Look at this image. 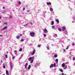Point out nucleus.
Returning <instances> with one entry per match:
<instances>
[{"label":"nucleus","instance_id":"nucleus-1","mask_svg":"<svg viewBox=\"0 0 75 75\" xmlns=\"http://www.w3.org/2000/svg\"><path fill=\"white\" fill-rule=\"evenodd\" d=\"M62 67L63 68H64V69H66L67 68V65H65V64L64 63L62 64Z\"/></svg>","mask_w":75,"mask_h":75},{"label":"nucleus","instance_id":"nucleus-2","mask_svg":"<svg viewBox=\"0 0 75 75\" xmlns=\"http://www.w3.org/2000/svg\"><path fill=\"white\" fill-rule=\"evenodd\" d=\"M30 34L31 37H33L35 35V33L34 32H32L30 33Z\"/></svg>","mask_w":75,"mask_h":75},{"label":"nucleus","instance_id":"nucleus-3","mask_svg":"<svg viewBox=\"0 0 75 75\" xmlns=\"http://www.w3.org/2000/svg\"><path fill=\"white\" fill-rule=\"evenodd\" d=\"M36 50L35 49H34L32 52H31V55H34L35 53Z\"/></svg>","mask_w":75,"mask_h":75},{"label":"nucleus","instance_id":"nucleus-4","mask_svg":"<svg viewBox=\"0 0 75 75\" xmlns=\"http://www.w3.org/2000/svg\"><path fill=\"white\" fill-rule=\"evenodd\" d=\"M34 59V57H30L28 59V61H31V59Z\"/></svg>","mask_w":75,"mask_h":75},{"label":"nucleus","instance_id":"nucleus-5","mask_svg":"<svg viewBox=\"0 0 75 75\" xmlns=\"http://www.w3.org/2000/svg\"><path fill=\"white\" fill-rule=\"evenodd\" d=\"M43 31L44 33H48V30H47V29H45L44 30H43Z\"/></svg>","mask_w":75,"mask_h":75},{"label":"nucleus","instance_id":"nucleus-6","mask_svg":"<svg viewBox=\"0 0 75 75\" xmlns=\"http://www.w3.org/2000/svg\"><path fill=\"white\" fill-rule=\"evenodd\" d=\"M7 28V26H6L4 27V28L1 30V31H2V30H6Z\"/></svg>","mask_w":75,"mask_h":75},{"label":"nucleus","instance_id":"nucleus-7","mask_svg":"<svg viewBox=\"0 0 75 75\" xmlns=\"http://www.w3.org/2000/svg\"><path fill=\"white\" fill-rule=\"evenodd\" d=\"M8 25V24L7 22H5L3 25L4 26H7Z\"/></svg>","mask_w":75,"mask_h":75},{"label":"nucleus","instance_id":"nucleus-8","mask_svg":"<svg viewBox=\"0 0 75 75\" xmlns=\"http://www.w3.org/2000/svg\"><path fill=\"white\" fill-rule=\"evenodd\" d=\"M65 29H66V28H65V27H62V31H64L65 30Z\"/></svg>","mask_w":75,"mask_h":75},{"label":"nucleus","instance_id":"nucleus-9","mask_svg":"<svg viewBox=\"0 0 75 75\" xmlns=\"http://www.w3.org/2000/svg\"><path fill=\"white\" fill-rule=\"evenodd\" d=\"M6 74L7 75H9V73H8V71L6 70Z\"/></svg>","mask_w":75,"mask_h":75},{"label":"nucleus","instance_id":"nucleus-10","mask_svg":"<svg viewBox=\"0 0 75 75\" xmlns=\"http://www.w3.org/2000/svg\"><path fill=\"white\" fill-rule=\"evenodd\" d=\"M47 5H51V3L50 2H47Z\"/></svg>","mask_w":75,"mask_h":75},{"label":"nucleus","instance_id":"nucleus-11","mask_svg":"<svg viewBox=\"0 0 75 75\" xmlns=\"http://www.w3.org/2000/svg\"><path fill=\"white\" fill-rule=\"evenodd\" d=\"M54 67V64H51L50 65V68H53Z\"/></svg>","mask_w":75,"mask_h":75},{"label":"nucleus","instance_id":"nucleus-12","mask_svg":"<svg viewBox=\"0 0 75 75\" xmlns=\"http://www.w3.org/2000/svg\"><path fill=\"white\" fill-rule=\"evenodd\" d=\"M20 37L18 35L16 37V38L18 40H19V39H20Z\"/></svg>","mask_w":75,"mask_h":75},{"label":"nucleus","instance_id":"nucleus-13","mask_svg":"<svg viewBox=\"0 0 75 75\" xmlns=\"http://www.w3.org/2000/svg\"><path fill=\"white\" fill-rule=\"evenodd\" d=\"M27 65H28V63H26L25 64V69H27Z\"/></svg>","mask_w":75,"mask_h":75},{"label":"nucleus","instance_id":"nucleus-14","mask_svg":"<svg viewBox=\"0 0 75 75\" xmlns=\"http://www.w3.org/2000/svg\"><path fill=\"white\" fill-rule=\"evenodd\" d=\"M56 22H57V23L58 24H59V20L58 19L56 20Z\"/></svg>","mask_w":75,"mask_h":75},{"label":"nucleus","instance_id":"nucleus-15","mask_svg":"<svg viewBox=\"0 0 75 75\" xmlns=\"http://www.w3.org/2000/svg\"><path fill=\"white\" fill-rule=\"evenodd\" d=\"M3 66V68L4 69L6 68V65L5 64H4Z\"/></svg>","mask_w":75,"mask_h":75},{"label":"nucleus","instance_id":"nucleus-16","mask_svg":"<svg viewBox=\"0 0 75 75\" xmlns=\"http://www.w3.org/2000/svg\"><path fill=\"white\" fill-rule=\"evenodd\" d=\"M22 50H23V48H20V49H19V51H22Z\"/></svg>","mask_w":75,"mask_h":75},{"label":"nucleus","instance_id":"nucleus-17","mask_svg":"<svg viewBox=\"0 0 75 75\" xmlns=\"http://www.w3.org/2000/svg\"><path fill=\"white\" fill-rule=\"evenodd\" d=\"M50 10L51 11H53V9H52V8H50Z\"/></svg>","mask_w":75,"mask_h":75},{"label":"nucleus","instance_id":"nucleus-18","mask_svg":"<svg viewBox=\"0 0 75 75\" xmlns=\"http://www.w3.org/2000/svg\"><path fill=\"white\" fill-rule=\"evenodd\" d=\"M54 57L55 58H57L58 57V55L57 54H55L54 55Z\"/></svg>","mask_w":75,"mask_h":75},{"label":"nucleus","instance_id":"nucleus-19","mask_svg":"<svg viewBox=\"0 0 75 75\" xmlns=\"http://www.w3.org/2000/svg\"><path fill=\"white\" fill-rule=\"evenodd\" d=\"M16 55H17V51L16 50H15L14 51Z\"/></svg>","mask_w":75,"mask_h":75},{"label":"nucleus","instance_id":"nucleus-20","mask_svg":"<svg viewBox=\"0 0 75 75\" xmlns=\"http://www.w3.org/2000/svg\"><path fill=\"white\" fill-rule=\"evenodd\" d=\"M59 71H61V72H63V70H62V69H59Z\"/></svg>","mask_w":75,"mask_h":75},{"label":"nucleus","instance_id":"nucleus-21","mask_svg":"<svg viewBox=\"0 0 75 75\" xmlns=\"http://www.w3.org/2000/svg\"><path fill=\"white\" fill-rule=\"evenodd\" d=\"M52 25H54V21H52Z\"/></svg>","mask_w":75,"mask_h":75},{"label":"nucleus","instance_id":"nucleus-22","mask_svg":"<svg viewBox=\"0 0 75 75\" xmlns=\"http://www.w3.org/2000/svg\"><path fill=\"white\" fill-rule=\"evenodd\" d=\"M58 30L59 31H61V29L60 28H58Z\"/></svg>","mask_w":75,"mask_h":75},{"label":"nucleus","instance_id":"nucleus-23","mask_svg":"<svg viewBox=\"0 0 75 75\" xmlns=\"http://www.w3.org/2000/svg\"><path fill=\"white\" fill-rule=\"evenodd\" d=\"M41 45H38V47H41Z\"/></svg>","mask_w":75,"mask_h":75},{"label":"nucleus","instance_id":"nucleus-24","mask_svg":"<svg viewBox=\"0 0 75 75\" xmlns=\"http://www.w3.org/2000/svg\"><path fill=\"white\" fill-rule=\"evenodd\" d=\"M33 61H34V60H32L30 62V63H31V64H32V63L33 62Z\"/></svg>","mask_w":75,"mask_h":75},{"label":"nucleus","instance_id":"nucleus-25","mask_svg":"<svg viewBox=\"0 0 75 75\" xmlns=\"http://www.w3.org/2000/svg\"><path fill=\"white\" fill-rule=\"evenodd\" d=\"M73 61H75V57H73Z\"/></svg>","mask_w":75,"mask_h":75},{"label":"nucleus","instance_id":"nucleus-26","mask_svg":"<svg viewBox=\"0 0 75 75\" xmlns=\"http://www.w3.org/2000/svg\"><path fill=\"white\" fill-rule=\"evenodd\" d=\"M56 62H58V59H56Z\"/></svg>","mask_w":75,"mask_h":75},{"label":"nucleus","instance_id":"nucleus-27","mask_svg":"<svg viewBox=\"0 0 75 75\" xmlns=\"http://www.w3.org/2000/svg\"><path fill=\"white\" fill-rule=\"evenodd\" d=\"M5 57L6 58H7V54L5 55Z\"/></svg>","mask_w":75,"mask_h":75},{"label":"nucleus","instance_id":"nucleus-28","mask_svg":"<svg viewBox=\"0 0 75 75\" xmlns=\"http://www.w3.org/2000/svg\"><path fill=\"white\" fill-rule=\"evenodd\" d=\"M69 48V46H68L67 47V48L66 49V50H68V49Z\"/></svg>","mask_w":75,"mask_h":75},{"label":"nucleus","instance_id":"nucleus-29","mask_svg":"<svg viewBox=\"0 0 75 75\" xmlns=\"http://www.w3.org/2000/svg\"><path fill=\"white\" fill-rule=\"evenodd\" d=\"M53 66L54 67H56V66L55 65V63L54 64V65H53Z\"/></svg>","mask_w":75,"mask_h":75},{"label":"nucleus","instance_id":"nucleus-30","mask_svg":"<svg viewBox=\"0 0 75 75\" xmlns=\"http://www.w3.org/2000/svg\"><path fill=\"white\" fill-rule=\"evenodd\" d=\"M10 66H12V63H11V62H10Z\"/></svg>","mask_w":75,"mask_h":75},{"label":"nucleus","instance_id":"nucleus-31","mask_svg":"<svg viewBox=\"0 0 75 75\" xmlns=\"http://www.w3.org/2000/svg\"><path fill=\"white\" fill-rule=\"evenodd\" d=\"M21 42H23V41H24V40H23V39H22L21 40Z\"/></svg>","mask_w":75,"mask_h":75},{"label":"nucleus","instance_id":"nucleus-32","mask_svg":"<svg viewBox=\"0 0 75 75\" xmlns=\"http://www.w3.org/2000/svg\"><path fill=\"white\" fill-rule=\"evenodd\" d=\"M10 18H13V17H12V16H10L9 17Z\"/></svg>","mask_w":75,"mask_h":75},{"label":"nucleus","instance_id":"nucleus-33","mask_svg":"<svg viewBox=\"0 0 75 75\" xmlns=\"http://www.w3.org/2000/svg\"><path fill=\"white\" fill-rule=\"evenodd\" d=\"M71 45H75V43H72L71 44Z\"/></svg>","mask_w":75,"mask_h":75},{"label":"nucleus","instance_id":"nucleus-34","mask_svg":"<svg viewBox=\"0 0 75 75\" xmlns=\"http://www.w3.org/2000/svg\"><path fill=\"white\" fill-rule=\"evenodd\" d=\"M18 4H21V2H20V1H19Z\"/></svg>","mask_w":75,"mask_h":75},{"label":"nucleus","instance_id":"nucleus-35","mask_svg":"<svg viewBox=\"0 0 75 75\" xmlns=\"http://www.w3.org/2000/svg\"><path fill=\"white\" fill-rule=\"evenodd\" d=\"M44 37H46V34H44Z\"/></svg>","mask_w":75,"mask_h":75},{"label":"nucleus","instance_id":"nucleus-36","mask_svg":"<svg viewBox=\"0 0 75 75\" xmlns=\"http://www.w3.org/2000/svg\"><path fill=\"white\" fill-rule=\"evenodd\" d=\"M52 28H55V26H52Z\"/></svg>","mask_w":75,"mask_h":75},{"label":"nucleus","instance_id":"nucleus-37","mask_svg":"<svg viewBox=\"0 0 75 75\" xmlns=\"http://www.w3.org/2000/svg\"><path fill=\"white\" fill-rule=\"evenodd\" d=\"M0 36L1 37H3V35H0Z\"/></svg>","mask_w":75,"mask_h":75},{"label":"nucleus","instance_id":"nucleus-38","mask_svg":"<svg viewBox=\"0 0 75 75\" xmlns=\"http://www.w3.org/2000/svg\"><path fill=\"white\" fill-rule=\"evenodd\" d=\"M23 11H24V10H25V8H23Z\"/></svg>","mask_w":75,"mask_h":75},{"label":"nucleus","instance_id":"nucleus-39","mask_svg":"<svg viewBox=\"0 0 75 75\" xmlns=\"http://www.w3.org/2000/svg\"><path fill=\"white\" fill-rule=\"evenodd\" d=\"M47 48L48 50H49L50 49V48H49V47H47Z\"/></svg>","mask_w":75,"mask_h":75},{"label":"nucleus","instance_id":"nucleus-40","mask_svg":"<svg viewBox=\"0 0 75 75\" xmlns=\"http://www.w3.org/2000/svg\"><path fill=\"white\" fill-rule=\"evenodd\" d=\"M28 67H29V68H31V65H29Z\"/></svg>","mask_w":75,"mask_h":75},{"label":"nucleus","instance_id":"nucleus-41","mask_svg":"<svg viewBox=\"0 0 75 75\" xmlns=\"http://www.w3.org/2000/svg\"><path fill=\"white\" fill-rule=\"evenodd\" d=\"M55 35L56 36V37H57V34H55Z\"/></svg>","mask_w":75,"mask_h":75},{"label":"nucleus","instance_id":"nucleus-42","mask_svg":"<svg viewBox=\"0 0 75 75\" xmlns=\"http://www.w3.org/2000/svg\"><path fill=\"white\" fill-rule=\"evenodd\" d=\"M14 57H13L12 58V59H14Z\"/></svg>","mask_w":75,"mask_h":75},{"label":"nucleus","instance_id":"nucleus-43","mask_svg":"<svg viewBox=\"0 0 75 75\" xmlns=\"http://www.w3.org/2000/svg\"><path fill=\"white\" fill-rule=\"evenodd\" d=\"M2 17H1V16H0V20L1 18Z\"/></svg>","mask_w":75,"mask_h":75},{"label":"nucleus","instance_id":"nucleus-44","mask_svg":"<svg viewBox=\"0 0 75 75\" xmlns=\"http://www.w3.org/2000/svg\"><path fill=\"white\" fill-rule=\"evenodd\" d=\"M30 69V67H28V69Z\"/></svg>","mask_w":75,"mask_h":75},{"label":"nucleus","instance_id":"nucleus-45","mask_svg":"<svg viewBox=\"0 0 75 75\" xmlns=\"http://www.w3.org/2000/svg\"><path fill=\"white\" fill-rule=\"evenodd\" d=\"M3 9H5V7H3Z\"/></svg>","mask_w":75,"mask_h":75},{"label":"nucleus","instance_id":"nucleus-46","mask_svg":"<svg viewBox=\"0 0 75 75\" xmlns=\"http://www.w3.org/2000/svg\"><path fill=\"white\" fill-rule=\"evenodd\" d=\"M10 67L11 69H12V66H11Z\"/></svg>","mask_w":75,"mask_h":75},{"label":"nucleus","instance_id":"nucleus-47","mask_svg":"<svg viewBox=\"0 0 75 75\" xmlns=\"http://www.w3.org/2000/svg\"><path fill=\"white\" fill-rule=\"evenodd\" d=\"M63 51H65V52L66 51L65 50V49H64L63 50Z\"/></svg>","mask_w":75,"mask_h":75},{"label":"nucleus","instance_id":"nucleus-48","mask_svg":"<svg viewBox=\"0 0 75 75\" xmlns=\"http://www.w3.org/2000/svg\"><path fill=\"white\" fill-rule=\"evenodd\" d=\"M27 11V12H29L30 11H29V10Z\"/></svg>","mask_w":75,"mask_h":75},{"label":"nucleus","instance_id":"nucleus-49","mask_svg":"<svg viewBox=\"0 0 75 75\" xmlns=\"http://www.w3.org/2000/svg\"><path fill=\"white\" fill-rule=\"evenodd\" d=\"M20 35L21 37L22 36V34H21Z\"/></svg>","mask_w":75,"mask_h":75},{"label":"nucleus","instance_id":"nucleus-50","mask_svg":"<svg viewBox=\"0 0 75 75\" xmlns=\"http://www.w3.org/2000/svg\"><path fill=\"white\" fill-rule=\"evenodd\" d=\"M28 23L26 25H28Z\"/></svg>","mask_w":75,"mask_h":75},{"label":"nucleus","instance_id":"nucleus-51","mask_svg":"<svg viewBox=\"0 0 75 75\" xmlns=\"http://www.w3.org/2000/svg\"><path fill=\"white\" fill-rule=\"evenodd\" d=\"M30 23L32 25H33V23Z\"/></svg>","mask_w":75,"mask_h":75},{"label":"nucleus","instance_id":"nucleus-52","mask_svg":"<svg viewBox=\"0 0 75 75\" xmlns=\"http://www.w3.org/2000/svg\"><path fill=\"white\" fill-rule=\"evenodd\" d=\"M8 52H7V54H8Z\"/></svg>","mask_w":75,"mask_h":75},{"label":"nucleus","instance_id":"nucleus-53","mask_svg":"<svg viewBox=\"0 0 75 75\" xmlns=\"http://www.w3.org/2000/svg\"><path fill=\"white\" fill-rule=\"evenodd\" d=\"M3 75H4V74H3Z\"/></svg>","mask_w":75,"mask_h":75},{"label":"nucleus","instance_id":"nucleus-54","mask_svg":"<svg viewBox=\"0 0 75 75\" xmlns=\"http://www.w3.org/2000/svg\"><path fill=\"white\" fill-rule=\"evenodd\" d=\"M1 75V74H0V75Z\"/></svg>","mask_w":75,"mask_h":75}]
</instances>
